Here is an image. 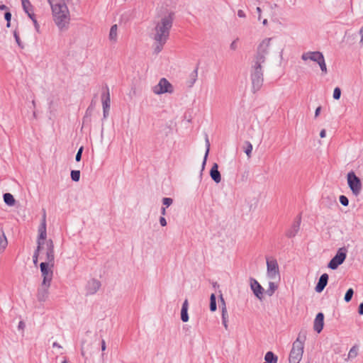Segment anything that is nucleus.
<instances>
[{
	"label": "nucleus",
	"instance_id": "nucleus-1",
	"mask_svg": "<svg viewBox=\"0 0 363 363\" xmlns=\"http://www.w3.org/2000/svg\"><path fill=\"white\" fill-rule=\"evenodd\" d=\"M271 40L272 38H266L259 45L257 54L254 58V64L250 71L254 93L259 91L263 84L264 77L262 65L265 62V56L268 54Z\"/></svg>",
	"mask_w": 363,
	"mask_h": 363
},
{
	"label": "nucleus",
	"instance_id": "nucleus-2",
	"mask_svg": "<svg viewBox=\"0 0 363 363\" xmlns=\"http://www.w3.org/2000/svg\"><path fill=\"white\" fill-rule=\"evenodd\" d=\"M48 2L52 9L55 23L60 28H63L69 21L67 6L65 3L53 4L51 0H48Z\"/></svg>",
	"mask_w": 363,
	"mask_h": 363
},
{
	"label": "nucleus",
	"instance_id": "nucleus-3",
	"mask_svg": "<svg viewBox=\"0 0 363 363\" xmlns=\"http://www.w3.org/2000/svg\"><path fill=\"white\" fill-rule=\"evenodd\" d=\"M172 13H169L167 16L162 17L155 28V35L154 40L155 41H167L169 31L173 24V16Z\"/></svg>",
	"mask_w": 363,
	"mask_h": 363
},
{
	"label": "nucleus",
	"instance_id": "nucleus-4",
	"mask_svg": "<svg viewBox=\"0 0 363 363\" xmlns=\"http://www.w3.org/2000/svg\"><path fill=\"white\" fill-rule=\"evenodd\" d=\"M306 335L301 336L298 335L296 340L293 342L292 348L289 354V363H299L302 359L304 349V342Z\"/></svg>",
	"mask_w": 363,
	"mask_h": 363
},
{
	"label": "nucleus",
	"instance_id": "nucleus-5",
	"mask_svg": "<svg viewBox=\"0 0 363 363\" xmlns=\"http://www.w3.org/2000/svg\"><path fill=\"white\" fill-rule=\"evenodd\" d=\"M347 250L346 247H340L338 249L336 255L330 259L328 267L331 269H336L340 264H342L347 257Z\"/></svg>",
	"mask_w": 363,
	"mask_h": 363
},
{
	"label": "nucleus",
	"instance_id": "nucleus-6",
	"mask_svg": "<svg viewBox=\"0 0 363 363\" xmlns=\"http://www.w3.org/2000/svg\"><path fill=\"white\" fill-rule=\"evenodd\" d=\"M347 183L352 194L356 196H358L362 191V182L352 171L347 174Z\"/></svg>",
	"mask_w": 363,
	"mask_h": 363
},
{
	"label": "nucleus",
	"instance_id": "nucleus-7",
	"mask_svg": "<svg viewBox=\"0 0 363 363\" xmlns=\"http://www.w3.org/2000/svg\"><path fill=\"white\" fill-rule=\"evenodd\" d=\"M152 91L155 94H172L174 91V88L167 79L162 78L159 83L152 88Z\"/></svg>",
	"mask_w": 363,
	"mask_h": 363
},
{
	"label": "nucleus",
	"instance_id": "nucleus-8",
	"mask_svg": "<svg viewBox=\"0 0 363 363\" xmlns=\"http://www.w3.org/2000/svg\"><path fill=\"white\" fill-rule=\"evenodd\" d=\"M45 245V261L42 263L50 264V267H53L55 264V251L54 244L51 239L46 240Z\"/></svg>",
	"mask_w": 363,
	"mask_h": 363
},
{
	"label": "nucleus",
	"instance_id": "nucleus-9",
	"mask_svg": "<svg viewBox=\"0 0 363 363\" xmlns=\"http://www.w3.org/2000/svg\"><path fill=\"white\" fill-rule=\"evenodd\" d=\"M40 272L41 275L43 277V281L42 283H44L45 285L46 284H51V281L53 277V270L52 268L50 267V264L48 263H40Z\"/></svg>",
	"mask_w": 363,
	"mask_h": 363
},
{
	"label": "nucleus",
	"instance_id": "nucleus-10",
	"mask_svg": "<svg viewBox=\"0 0 363 363\" xmlns=\"http://www.w3.org/2000/svg\"><path fill=\"white\" fill-rule=\"evenodd\" d=\"M38 237L37 240V243L38 245H41L44 247V245L46 242L47 238V232H46V215L44 213L43 216L42 223L38 229Z\"/></svg>",
	"mask_w": 363,
	"mask_h": 363
},
{
	"label": "nucleus",
	"instance_id": "nucleus-11",
	"mask_svg": "<svg viewBox=\"0 0 363 363\" xmlns=\"http://www.w3.org/2000/svg\"><path fill=\"white\" fill-rule=\"evenodd\" d=\"M324 58L323 54L319 51H309L302 54L301 59L303 61H307L308 60L316 62L317 64L320 62L321 60Z\"/></svg>",
	"mask_w": 363,
	"mask_h": 363
},
{
	"label": "nucleus",
	"instance_id": "nucleus-12",
	"mask_svg": "<svg viewBox=\"0 0 363 363\" xmlns=\"http://www.w3.org/2000/svg\"><path fill=\"white\" fill-rule=\"evenodd\" d=\"M267 276L270 279H275L279 275V266L276 259L267 260Z\"/></svg>",
	"mask_w": 363,
	"mask_h": 363
},
{
	"label": "nucleus",
	"instance_id": "nucleus-13",
	"mask_svg": "<svg viewBox=\"0 0 363 363\" xmlns=\"http://www.w3.org/2000/svg\"><path fill=\"white\" fill-rule=\"evenodd\" d=\"M50 286V284H46L45 285L44 283H41L40 286L38 289L37 295H36L38 301L44 302L48 299V295H49Z\"/></svg>",
	"mask_w": 363,
	"mask_h": 363
},
{
	"label": "nucleus",
	"instance_id": "nucleus-14",
	"mask_svg": "<svg viewBox=\"0 0 363 363\" xmlns=\"http://www.w3.org/2000/svg\"><path fill=\"white\" fill-rule=\"evenodd\" d=\"M250 287L256 297H257L259 300H262L263 298L262 295L264 292V289L259 284V282L256 279L251 278Z\"/></svg>",
	"mask_w": 363,
	"mask_h": 363
},
{
	"label": "nucleus",
	"instance_id": "nucleus-15",
	"mask_svg": "<svg viewBox=\"0 0 363 363\" xmlns=\"http://www.w3.org/2000/svg\"><path fill=\"white\" fill-rule=\"evenodd\" d=\"M301 222V216H298L293 223L291 228L286 232V236L287 238H291L297 235L300 229Z\"/></svg>",
	"mask_w": 363,
	"mask_h": 363
},
{
	"label": "nucleus",
	"instance_id": "nucleus-16",
	"mask_svg": "<svg viewBox=\"0 0 363 363\" xmlns=\"http://www.w3.org/2000/svg\"><path fill=\"white\" fill-rule=\"evenodd\" d=\"M101 283L99 281L93 279L88 281L86 286V292L87 295H93L99 289Z\"/></svg>",
	"mask_w": 363,
	"mask_h": 363
},
{
	"label": "nucleus",
	"instance_id": "nucleus-17",
	"mask_svg": "<svg viewBox=\"0 0 363 363\" xmlns=\"http://www.w3.org/2000/svg\"><path fill=\"white\" fill-rule=\"evenodd\" d=\"M106 97L105 94L102 95V104H103V112L104 118H106L108 116L110 108V94L108 87L106 88Z\"/></svg>",
	"mask_w": 363,
	"mask_h": 363
},
{
	"label": "nucleus",
	"instance_id": "nucleus-18",
	"mask_svg": "<svg viewBox=\"0 0 363 363\" xmlns=\"http://www.w3.org/2000/svg\"><path fill=\"white\" fill-rule=\"evenodd\" d=\"M323 325H324V315L323 313H318L316 315V317L314 320L313 328L318 333H320L323 328Z\"/></svg>",
	"mask_w": 363,
	"mask_h": 363
},
{
	"label": "nucleus",
	"instance_id": "nucleus-19",
	"mask_svg": "<svg viewBox=\"0 0 363 363\" xmlns=\"http://www.w3.org/2000/svg\"><path fill=\"white\" fill-rule=\"evenodd\" d=\"M328 281V274H323L319 278L318 282L316 284L315 289L318 293H320L323 291L325 287L326 286Z\"/></svg>",
	"mask_w": 363,
	"mask_h": 363
},
{
	"label": "nucleus",
	"instance_id": "nucleus-20",
	"mask_svg": "<svg viewBox=\"0 0 363 363\" xmlns=\"http://www.w3.org/2000/svg\"><path fill=\"white\" fill-rule=\"evenodd\" d=\"M210 176L211 179L217 184L221 181V175L218 171V165L217 163H214L210 170Z\"/></svg>",
	"mask_w": 363,
	"mask_h": 363
},
{
	"label": "nucleus",
	"instance_id": "nucleus-21",
	"mask_svg": "<svg viewBox=\"0 0 363 363\" xmlns=\"http://www.w3.org/2000/svg\"><path fill=\"white\" fill-rule=\"evenodd\" d=\"M8 245V240L2 226H0V254L3 253Z\"/></svg>",
	"mask_w": 363,
	"mask_h": 363
},
{
	"label": "nucleus",
	"instance_id": "nucleus-22",
	"mask_svg": "<svg viewBox=\"0 0 363 363\" xmlns=\"http://www.w3.org/2000/svg\"><path fill=\"white\" fill-rule=\"evenodd\" d=\"M188 306L189 303L188 300L185 299L182 304V310H181V319L183 322H187L189 320V315H188Z\"/></svg>",
	"mask_w": 363,
	"mask_h": 363
},
{
	"label": "nucleus",
	"instance_id": "nucleus-23",
	"mask_svg": "<svg viewBox=\"0 0 363 363\" xmlns=\"http://www.w3.org/2000/svg\"><path fill=\"white\" fill-rule=\"evenodd\" d=\"M4 201L6 204H7L9 206H14L16 203V200L13 197V196L10 193H5L3 196Z\"/></svg>",
	"mask_w": 363,
	"mask_h": 363
},
{
	"label": "nucleus",
	"instance_id": "nucleus-24",
	"mask_svg": "<svg viewBox=\"0 0 363 363\" xmlns=\"http://www.w3.org/2000/svg\"><path fill=\"white\" fill-rule=\"evenodd\" d=\"M277 357L272 352H267L264 356L265 362L267 363H277Z\"/></svg>",
	"mask_w": 363,
	"mask_h": 363
},
{
	"label": "nucleus",
	"instance_id": "nucleus-25",
	"mask_svg": "<svg viewBox=\"0 0 363 363\" xmlns=\"http://www.w3.org/2000/svg\"><path fill=\"white\" fill-rule=\"evenodd\" d=\"M198 77V67L195 68V69L189 75V80L188 82L189 86L191 87L196 81L197 80Z\"/></svg>",
	"mask_w": 363,
	"mask_h": 363
},
{
	"label": "nucleus",
	"instance_id": "nucleus-26",
	"mask_svg": "<svg viewBox=\"0 0 363 363\" xmlns=\"http://www.w3.org/2000/svg\"><path fill=\"white\" fill-rule=\"evenodd\" d=\"M359 347L354 345L349 351L347 359H353L358 355Z\"/></svg>",
	"mask_w": 363,
	"mask_h": 363
},
{
	"label": "nucleus",
	"instance_id": "nucleus-27",
	"mask_svg": "<svg viewBox=\"0 0 363 363\" xmlns=\"http://www.w3.org/2000/svg\"><path fill=\"white\" fill-rule=\"evenodd\" d=\"M109 40L116 42L117 40V25H113L111 27L109 33Z\"/></svg>",
	"mask_w": 363,
	"mask_h": 363
},
{
	"label": "nucleus",
	"instance_id": "nucleus-28",
	"mask_svg": "<svg viewBox=\"0 0 363 363\" xmlns=\"http://www.w3.org/2000/svg\"><path fill=\"white\" fill-rule=\"evenodd\" d=\"M205 143H206V153H205L203 164H202V169H203L205 167V164H206V162L207 160V157H208V155L209 153V150H210V142H209V140H208V138L207 135L205 139Z\"/></svg>",
	"mask_w": 363,
	"mask_h": 363
},
{
	"label": "nucleus",
	"instance_id": "nucleus-29",
	"mask_svg": "<svg viewBox=\"0 0 363 363\" xmlns=\"http://www.w3.org/2000/svg\"><path fill=\"white\" fill-rule=\"evenodd\" d=\"M44 247L43 246H41V245H38L37 246V248L36 250H35L34 252V254H33V264L36 266L37 264H38V256H39V253H40V251L43 249Z\"/></svg>",
	"mask_w": 363,
	"mask_h": 363
},
{
	"label": "nucleus",
	"instance_id": "nucleus-30",
	"mask_svg": "<svg viewBox=\"0 0 363 363\" xmlns=\"http://www.w3.org/2000/svg\"><path fill=\"white\" fill-rule=\"evenodd\" d=\"M245 147H244V151L246 153L248 158L251 157L252 150V145L249 141L245 142Z\"/></svg>",
	"mask_w": 363,
	"mask_h": 363
},
{
	"label": "nucleus",
	"instance_id": "nucleus-31",
	"mask_svg": "<svg viewBox=\"0 0 363 363\" xmlns=\"http://www.w3.org/2000/svg\"><path fill=\"white\" fill-rule=\"evenodd\" d=\"M167 41H155V46L154 48V52L155 54H158L160 52L163 48L164 45L166 43Z\"/></svg>",
	"mask_w": 363,
	"mask_h": 363
},
{
	"label": "nucleus",
	"instance_id": "nucleus-32",
	"mask_svg": "<svg viewBox=\"0 0 363 363\" xmlns=\"http://www.w3.org/2000/svg\"><path fill=\"white\" fill-rule=\"evenodd\" d=\"M217 308L216 306V298L214 294H212L210 297V310L215 311Z\"/></svg>",
	"mask_w": 363,
	"mask_h": 363
},
{
	"label": "nucleus",
	"instance_id": "nucleus-33",
	"mask_svg": "<svg viewBox=\"0 0 363 363\" xmlns=\"http://www.w3.org/2000/svg\"><path fill=\"white\" fill-rule=\"evenodd\" d=\"M277 289V286L274 282H269V289L266 291V293L268 296H271L273 295Z\"/></svg>",
	"mask_w": 363,
	"mask_h": 363
},
{
	"label": "nucleus",
	"instance_id": "nucleus-34",
	"mask_svg": "<svg viewBox=\"0 0 363 363\" xmlns=\"http://www.w3.org/2000/svg\"><path fill=\"white\" fill-rule=\"evenodd\" d=\"M222 313V322L225 328L228 329V312L227 308H223Z\"/></svg>",
	"mask_w": 363,
	"mask_h": 363
},
{
	"label": "nucleus",
	"instance_id": "nucleus-35",
	"mask_svg": "<svg viewBox=\"0 0 363 363\" xmlns=\"http://www.w3.org/2000/svg\"><path fill=\"white\" fill-rule=\"evenodd\" d=\"M71 179L74 182H79L80 179V171L79 170H72L71 171Z\"/></svg>",
	"mask_w": 363,
	"mask_h": 363
},
{
	"label": "nucleus",
	"instance_id": "nucleus-36",
	"mask_svg": "<svg viewBox=\"0 0 363 363\" xmlns=\"http://www.w3.org/2000/svg\"><path fill=\"white\" fill-rule=\"evenodd\" d=\"M22 6L26 13H28V9H31L33 6L31 5L29 0H21Z\"/></svg>",
	"mask_w": 363,
	"mask_h": 363
},
{
	"label": "nucleus",
	"instance_id": "nucleus-37",
	"mask_svg": "<svg viewBox=\"0 0 363 363\" xmlns=\"http://www.w3.org/2000/svg\"><path fill=\"white\" fill-rule=\"evenodd\" d=\"M318 65H319V67L321 69V72L323 74H325L328 73V69H327L325 57L323 58V60H321L320 62L318 63Z\"/></svg>",
	"mask_w": 363,
	"mask_h": 363
},
{
	"label": "nucleus",
	"instance_id": "nucleus-38",
	"mask_svg": "<svg viewBox=\"0 0 363 363\" xmlns=\"http://www.w3.org/2000/svg\"><path fill=\"white\" fill-rule=\"evenodd\" d=\"M353 294H354V291L352 289H349L345 295V297H344V299L346 302H349L351 301L352 296H353Z\"/></svg>",
	"mask_w": 363,
	"mask_h": 363
},
{
	"label": "nucleus",
	"instance_id": "nucleus-39",
	"mask_svg": "<svg viewBox=\"0 0 363 363\" xmlns=\"http://www.w3.org/2000/svg\"><path fill=\"white\" fill-rule=\"evenodd\" d=\"M4 18L6 21V27L9 28L11 26V13L9 11H7L4 13Z\"/></svg>",
	"mask_w": 363,
	"mask_h": 363
},
{
	"label": "nucleus",
	"instance_id": "nucleus-40",
	"mask_svg": "<svg viewBox=\"0 0 363 363\" xmlns=\"http://www.w3.org/2000/svg\"><path fill=\"white\" fill-rule=\"evenodd\" d=\"M340 96H341V89L339 87L335 88L334 91H333V98L335 100H338V99H340Z\"/></svg>",
	"mask_w": 363,
	"mask_h": 363
},
{
	"label": "nucleus",
	"instance_id": "nucleus-41",
	"mask_svg": "<svg viewBox=\"0 0 363 363\" xmlns=\"http://www.w3.org/2000/svg\"><path fill=\"white\" fill-rule=\"evenodd\" d=\"M340 202L344 206H347L349 204V200H348L347 197L344 195H341L340 196Z\"/></svg>",
	"mask_w": 363,
	"mask_h": 363
},
{
	"label": "nucleus",
	"instance_id": "nucleus-42",
	"mask_svg": "<svg viewBox=\"0 0 363 363\" xmlns=\"http://www.w3.org/2000/svg\"><path fill=\"white\" fill-rule=\"evenodd\" d=\"M83 150H84V147L82 146L79 148L77 152V155H76V157H75V160L77 162H79L82 159V152H83Z\"/></svg>",
	"mask_w": 363,
	"mask_h": 363
},
{
	"label": "nucleus",
	"instance_id": "nucleus-43",
	"mask_svg": "<svg viewBox=\"0 0 363 363\" xmlns=\"http://www.w3.org/2000/svg\"><path fill=\"white\" fill-rule=\"evenodd\" d=\"M173 203V200L171 198H164L162 199V203L166 207H169L170 205H172Z\"/></svg>",
	"mask_w": 363,
	"mask_h": 363
},
{
	"label": "nucleus",
	"instance_id": "nucleus-44",
	"mask_svg": "<svg viewBox=\"0 0 363 363\" xmlns=\"http://www.w3.org/2000/svg\"><path fill=\"white\" fill-rule=\"evenodd\" d=\"M238 40V39L237 38L236 40H233L231 43V44L230 45V50H235L238 48V44H237Z\"/></svg>",
	"mask_w": 363,
	"mask_h": 363
},
{
	"label": "nucleus",
	"instance_id": "nucleus-45",
	"mask_svg": "<svg viewBox=\"0 0 363 363\" xmlns=\"http://www.w3.org/2000/svg\"><path fill=\"white\" fill-rule=\"evenodd\" d=\"M14 38H15L17 44L18 45V46L23 48V46L21 45V42L20 38L16 32H14Z\"/></svg>",
	"mask_w": 363,
	"mask_h": 363
},
{
	"label": "nucleus",
	"instance_id": "nucleus-46",
	"mask_svg": "<svg viewBox=\"0 0 363 363\" xmlns=\"http://www.w3.org/2000/svg\"><path fill=\"white\" fill-rule=\"evenodd\" d=\"M160 223L163 227L167 225V220L163 216L160 218Z\"/></svg>",
	"mask_w": 363,
	"mask_h": 363
},
{
	"label": "nucleus",
	"instance_id": "nucleus-47",
	"mask_svg": "<svg viewBox=\"0 0 363 363\" xmlns=\"http://www.w3.org/2000/svg\"><path fill=\"white\" fill-rule=\"evenodd\" d=\"M220 298L221 301V312H223V308H226L225 302L222 295H220Z\"/></svg>",
	"mask_w": 363,
	"mask_h": 363
},
{
	"label": "nucleus",
	"instance_id": "nucleus-48",
	"mask_svg": "<svg viewBox=\"0 0 363 363\" xmlns=\"http://www.w3.org/2000/svg\"><path fill=\"white\" fill-rule=\"evenodd\" d=\"M358 313L359 315H363V303H361L358 308Z\"/></svg>",
	"mask_w": 363,
	"mask_h": 363
},
{
	"label": "nucleus",
	"instance_id": "nucleus-49",
	"mask_svg": "<svg viewBox=\"0 0 363 363\" xmlns=\"http://www.w3.org/2000/svg\"><path fill=\"white\" fill-rule=\"evenodd\" d=\"M238 16L240 18H245V13L242 10H238Z\"/></svg>",
	"mask_w": 363,
	"mask_h": 363
},
{
	"label": "nucleus",
	"instance_id": "nucleus-50",
	"mask_svg": "<svg viewBox=\"0 0 363 363\" xmlns=\"http://www.w3.org/2000/svg\"><path fill=\"white\" fill-rule=\"evenodd\" d=\"M359 34L361 35L360 44L363 45V26L359 30Z\"/></svg>",
	"mask_w": 363,
	"mask_h": 363
},
{
	"label": "nucleus",
	"instance_id": "nucleus-51",
	"mask_svg": "<svg viewBox=\"0 0 363 363\" xmlns=\"http://www.w3.org/2000/svg\"><path fill=\"white\" fill-rule=\"evenodd\" d=\"M321 111V106H318L315 111V117H318Z\"/></svg>",
	"mask_w": 363,
	"mask_h": 363
},
{
	"label": "nucleus",
	"instance_id": "nucleus-52",
	"mask_svg": "<svg viewBox=\"0 0 363 363\" xmlns=\"http://www.w3.org/2000/svg\"><path fill=\"white\" fill-rule=\"evenodd\" d=\"M90 114H91L90 108H88V109L86 111V116L84 118L83 123L85 122V121L86 120L88 116H89Z\"/></svg>",
	"mask_w": 363,
	"mask_h": 363
},
{
	"label": "nucleus",
	"instance_id": "nucleus-53",
	"mask_svg": "<svg viewBox=\"0 0 363 363\" xmlns=\"http://www.w3.org/2000/svg\"><path fill=\"white\" fill-rule=\"evenodd\" d=\"M18 328L23 330L25 328V323L23 321H20Z\"/></svg>",
	"mask_w": 363,
	"mask_h": 363
},
{
	"label": "nucleus",
	"instance_id": "nucleus-54",
	"mask_svg": "<svg viewBox=\"0 0 363 363\" xmlns=\"http://www.w3.org/2000/svg\"><path fill=\"white\" fill-rule=\"evenodd\" d=\"M325 135H326V131L325 129H323L321 130L320 133V138H325Z\"/></svg>",
	"mask_w": 363,
	"mask_h": 363
},
{
	"label": "nucleus",
	"instance_id": "nucleus-55",
	"mask_svg": "<svg viewBox=\"0 0 363 363\" xmlns=\"http://www.w3.org/2000/svg\"><path fill=\"white\" fill-rule=\"evenodd\" d=\"M33 24H34V26H35L36 30L38 32L40 26H39V24H38L37 20L34 21Z\"/></svg>",
	"mask_w": 363,
	"mask_h": 363
},
{
	"label": "nucleus",
	"instance_id": "nucleus-56",
	"mask_svg": "<svg viewBox=\"0 0 363 363\" xmlns=\"http://www.w3.org/2000/svg\"><path fill=\"white\" fill-rule=\"evenodd\" d=\"M106 347L105 340H102V341H101V350L104 351L106 350Z\"/></svg>",
	"mask_w": 363,
	"mask_h": 363
},
{
	"label": "nucleus",
	"instance_id": "nucleus-57",
	"mask_svg": "<svg viewBox=\"0 0 363 363\" xmlns=\"http://www.w3.org/2000/svg\"><path fill=\"white\" fill-rule=\"evenodd\" d=\"M257 13H258V14H259V16H258V18H259V19L261 18V12H262V10H261V9H260L259 7H257Z\"/></svg>",
	"mask_w": 363,
	"mask_h": 363
},
{
	"label": "nucleus",
	"instance_id": "nucleus-58",
	"mask_svg": "<svg viewBox=\"0 0 363 363\" xmlns=\"http://www.w3.org/2000/svg\"><path fill=\"white\" fill-rule=\"evenodd\" d=\"M7 9H8V7L6 5H4V4L0 5V10L4 11V10H7Z\"/></svg>",
	"mask_w": 363,
	"mask_h": 363
},
{
	"label": "nucleus",
	"instance_id": "nucleus-59",
	"mask_svg": "<svg viewBox=\"0 0 363 363\" xmlns=\"http://www.w3.org/2000/svg\"><path fill=\"white\" fill-rule=\"evenodd\" d=\"M26 13L28 14V17L30 16H34V13L33 12V8L31 9H28V13Z\"/></svg>",
	"mask_w": 363,
	"mask_h": 363
},
{
	"label": "nucleus",
	"instance_id": "nucleus-60",
	"mask_svg": "<svg viewBox=\"0 0 363 363\" xmlns=\"http://www.w3.org/2000/svg\"><path fill=\"white\" fill-rule=\"evenodd\" d=\"M26 13L28 14V17L30 16H34V13L33 12V8L31 9H28V13Z\"/></svg>",
	"mask_w": 363,
	"mask_h": 363
},
{
	"label": "nucleus",
	"instance_id": "nucleus-61",
	"mask_svg": "<svg viewBox=\"0 0 363 363\" xmlns=\"http://www.w3.org/2000/svg\"><path fill=\"white\" fill-rule=\"evenodd\" d=\"M161 213L162 216H165L166 215V208L165 207H162L161 208Z\"/></svg>",
	"mask_w": 363,
	"mask_h": 363
},
{
	"label": "nucleus",
	"instance_id": "nucleus-62",
	"mask_svg": "<svg viewBox=\"0 0 363 363\" xmlns=\"http://www.w3.org/2000/svg\"><path fill=\"white\" fill-rule=\"evenodd\" d=\"M52 347H58V348H61V347H61V345H59V344H58L57 342H54V343L52 344Z\"/></svg>",
	"mask_w": 363,
	"mask_h": 363
},
{
	"label": "nucleus",
	"instance_id": "nucleus-63",
	"mask_svg": "<svg viewBox=\"0 0 363 363\" xmlns=\"http://www.w3.org/2000/svg\"><path fill=\"white\" fill-rule=\"evenodd\" d=\"M29 18L32 20L33 22H34V21H36L35 15L34 16H29Z\"/></svg>",
	"mask_w": 363,
	"mask_h": 363
},
{
	"label": "nucleus",
	"instance_id": "nucleus-64",
	"mask_svg": "<svg viewBox=\"0 0 363 363\" xmlns=\"http://www.w3.org/2000/svg\"><path fill=\"white\" fill-rule=\"evenodd\" d=\"M262 23H263L264 25H267V20L264 19Z\"/></svg>",
	"mask_w": 363,
	"mask_h": 363
}]
</instances>
